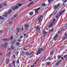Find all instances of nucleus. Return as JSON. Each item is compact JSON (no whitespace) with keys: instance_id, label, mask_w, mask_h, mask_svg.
<instances>
[{"instance_id":"obj_51","label":"nucleus","mask_w":67,"mask_h":67,"mask_svg":"<svg viewBox=\"0 0 67 67\" xmlns=\"http://www.w3.org/2000/svg\"><path fill=\"white\" fill-rule=\"evenodd\" d=\"M14 59H15V55H13Z\"/></svg>"},{"instance_id":"obj_19","label":"nucleus","mask_w":67,"mask_h":67,"mask_svg":"<svg viewBox=\"0 0 67 67\" xmlns=\"http://www.w3.org/2000/svg\"><path fill=\"white\" fill-rule=\"evenodd\" d=\"M11 55V52H9L7 54V56H10V55Z\"/></svg>"},{"instance_id":"obj_38","label":"nucleus","mask_w":67,"mask_h":67,"mask_svg":"<svg viewBox=\"0 0 67 67\" xmlns=\"http://www.w3.org/2000/svg\"><path fill=\"white\" fill-rule=\"evenodd\" d=\"M16 63L17 64L19 63V60L18 59Z\"/></svg>"},{"instance_id":"obj_39","label":"nucleus","mask_w":67,"mask_h":67,"mask_svg":"<svg viewBox=\"0 0 67 67\" xmlns=\"http://www.w3.org/2000/svg\"><path fill=\"white\" fill-rule=\"evenodd\" d=\"M15 40H14L12 44L13 45L14 43H15Z\"/></svg>"},{"instance_id":"obj_23","label":"nucleus","mask_w":67,"mask_h":67,"mask_svg":"<svg viewBox=\"0 0 67 67\" xmlns=\"http://www.w3.org/2000/svg\"><path fill=\"white\" fill-rule=\"evenodd\" d=\"M12 10H9L8 12V14H10V13H11Z\"/></svg>"},{"instance_id":"obj_55","label":"nucleus","mask_w":67,"mask_h":67,"mask_svg":"<svg viewBox=\"0 0 67 67\" xmlns=\"http://www.w3.org/2000/svg\"><path fill=\"white\" fill-rule=\"evenodd\" d=\"M64 30V29H62L61 30V31H61V32H62V31H63Z\"/></svg>"},{"instance_id":"obj_8","label":"nucleus","mask_w":67,"mask_h":67,"mask_svg":"<svg viewBox=\"0 0 67 67\" xmlns=\"http://www.w3.org/2000/svg\"><path fill=\"white\" fill-rule=\"evenodd\" d=\"M16 30L17 32L18 33H19V32H20V31L21 30V29L20 28H17L16 29Z\"/></svg>"},{"instance_id":"obj_60","label":"nucleus","mask_w":67,"mask_h":67,"mask_svg":"<svg viewBox=\"0 0 67 67\" xmlns=\"http://www.w3.org/2000/svg\"><path fill=\"white\" fill-rule=\"evenodd\" d=\"M61 59H62V60H64V58H63V57L61 58Z\"/></svg>"},{"instance_id":"obj_57","label":"nucleus","mask_w":67,"mask_h":67,"mask_svg":"<svg viewBox=\"0 0 67 67\" xmlns=\"http://www.w3.org/2000/svg\"><path fill=\"white\" fill-rule=\"evenodd\" d=\"M67 0H65V2H64V3H65L66 2H67Z\"/></svg>"},{"instance_id":"obj_25","label":"nucleus","mask_w":67,"mask_h":67,"mask_svg":"<svg viewBox=\"0 0 67 67\" xmlns=\"http://www.w3.org/2000/svg\"><path fill=\"white\" fill-rule=\"evenodd\" d=\"M61 5H62V4H61V3H59L58 4L57 6H58V7H60V6Z\"/></svg>"},{"instance_id":"obj_46","label":"nucleus","mask_w":67,"mask_h":67,"mask_svg":"<svg viewBox=\"0 0 67 67\" xmlns=\"http://www.w3.org/2000/svg\"><path fill=\"white\" fill-rule=\"evenodd\" d=\"M13 39V37L12 36L10 38V40H12Z\"/></svg>"},{"instance_id":"obj_6","label":"nucleus","mask_w":67,"mask_h":67,"mask_svg":"<svg viewBox=\"0 0 67 67\" xmlns=\"http://www.w3.org/2000/svg\"><path fill=\"white\" fill-rule=\"evenodd\" d=\"M42 33L43 34H44V35H46L47 33H48V32H46V31H45V30H43L42 31Z\"/></svg>"},{"instance_id":"obj_16","label":"nucleus","mask_w":67,"mask_h":67,"mask_svg":"<svg viewBox=\"0 0 67 67\" xmlns=\"http://www.w3.org/2000/svg\"><path fill=\"white\" fill-rule=\"evenodd\" d=\"M46 64L48 66H49L50 65V64H51V62H48L46 63Z\"/></svg>"},{"instance_id":"obj_18","label":"nucleus","mask_w":67,"mask_h":67,"mask_svg":"<svg viewBox=\"0 0 67 67\" xmlns=\"http://www.w3.org/2000/svg\"><path fill=\"white\" fill-rule=\"evenodd\" d=\"M63 39H64V40L65 39H67V36H66V35H65V36L63 37Z\"/></svg>"},{"instance_id":"obj_22","label":"nucleus","mask_w":67,"mask_h":67,"mask_svg":"<svg viewBox=\"0 0 67 67\" xmlns=\"http://www.w3.org/2000/svg\"><path fill=\"white\" fill-rule=\"evenodd\" d=\"M9 67H12V63H10L8 65Z\"/></svg>"},{"instance_id":"obj_58","label":"nucleus","mask_w":67,"mask_h":67,"mask_svg":"<svg viewBox=\"0 0 67 67\" xmlns=\"http://www.w3.org/2000/svg\"><path fill=\"white\" fill-rule=\"evenodd\" d=\"M26 34H24V36H26Z\"/></svg>"},{"instance_id":"obj_12","label":"nucleus","mask_w":67,"mask_h":67,"mask_svg":"<svg viewBox=\"0 0 67 67\" xmlns=\"http://www.w3.org/2000/svg\"><path fill=\"white\" fill-rule=\"evenodd\" d=\"M15 62L14 60H13L12 61V63H13V64L14 67H15Z\"/></svg>"},{"instance_id":"obj_20","label":"nucleus","mask_w":67,"mask_h":67,"mask_svg":"<svg viewBox=\"0 0 67 67\" xmlns=\"http://www.w3.org/2000/svg\"><path fill=\"white\" fill-rule=\"evenodd\" d=\"M24 26L25 27H28L29 26V25L27 24H26L25 25H24Z\"/></svg>"},{"instance_id":"obj_10","label":"nucleus","mask_w":67,"mask_h":67,"mask_svg":"<svg viewBox=\"0 0 67 67\" xmlns=\"http://www.w3.org/2000/svg\"><path fill=\"white\" fill-rule=\"evenodd\" d=\"M38 60H39V59H37V60L34 63L33 65H36V64H37V63L38 62Z\"/></svg>"},{"instance_id":"obj_37","label":"nucleus","mask_w":67,"mask_h":67,"mask_svg":"<svg viewBox=\"0 0 67 67\" xmlns=\"http://www.w3.org/2000/svg\"><path fill=\"white\" fill-rule=\"evenodd\" d=\"M34 3V2H32L30 3V5H32V4H33Z\"/></svg>"},{"instance_id":"obj_13","label":"nucleus","mask_w":67,"mask_h":67,"mask_svg":"<svg viewBox=\"0 0 67 67\" xmlns=\"http://www.w3.org/2000/svg\"><path fill=\"white\" fill-rule=\"evenodd\" d=\"M40 9H41V8H39L37 9H35V10H34V11H38V10H40Z\"/></svg>"},{"instance_id":"obj_33","label":"nucleus","mask_w":67,"mask_h":67,"mask_svg":"<svg viewBox=\"0 0 67 67\" xmlns=\"http://www.w3.org/2000/svg\"><path fill=\"white\" fill-rule=\"evenodd\" d=\"M16 45H17L18 46H19V45H20V43H19L18 42H17L16 43Z\"/></svg>"},{"instance_id":"obj_30","label":"nucleus","mask_w":67,"mask_h":67,"mask_svg":"<svg viewBox=\"0 0 67 67\" xmlns=\"http://www.w3.org/2000/svg\"><path fill=\"white\" fill-rule=\"evenodd\" d=\"M7 40H8L7 38H5L3 39V41H7Z\"/></svg>"},{"instance_id":"obj_7","label":"nucleus","mask_w":67,"mask_h":67,"mask_svg":"<svg viewBox=\"0 0 67 67\" xmlns=\"http://www.w3.org/2000/svg\"><path fill=\"white\" fill-rule=\"evenodd\" d=\"M53 25L54 24L53 23H51V24H50V25L48 26V27L49 28H51V27H52V26H53Z\"/></svg>"},{"instance_id":"obj_40","label":"nucleus","mask_w":67,"mask_h":67,"mask_svg":"<svg viewBox=\"0 0 67 67\" xmlns=\"http://www.w3.org/2000/svg\"><path fill=\"white\" fill-rule=\"evenodd\" d=\"M0 18L2 20H3V19H4V18L2 17L1 16H0Z\"/></svg>"},{"instance_id":"obj_26","label":"nucleus","mask_w":67,"mask_h":67,"mask_svg":"<svg viewBox=\"0 0 67 67\" xmlns=\"http://www.w3.org/2000/svg\"><path fill=\"white\" fill-rule=\"evenodd\" d=\"M29 14L30 15H33V12H31L30 13H29Z\"/></svg>"},{"instance_id":"obj_42","label":"nucleus","mask_w":67,"mask_h":67,"mask_svg":"<svg viewBox=\"0 0 67 67\" xmlns=\"http://www.w3.org/2000/svg\"><path fill=\"white\" fill-rule=\"evenodd\" d=\"M23 36H21L20 37V39H21V38H23Z\"/></svg>"},{"instance_id":"obj_5","label":"nucleus","mask_w":67,"mask_h":67,"mask_svg":"<svg viewBox=\"0 0 67 67\" xmlns=\"http://www.w3.org/2000/svg\"><path fill=\"white\" fill-rule=\"evenodd\" d=\"M57 37H58V34H57L55 35L54 37V41H56L57 40Z\"/></svg>"},{"instance_id":"obj_36","label":"nucleus","mask_w":67,"mask_h":67,"mask_svg":"<svg viewBox=\"0 0 67 67\" xmlns=\"http://www.w3.org/2000/svg\"><path fill=\"white\" fill-rule=\"evenodd\" d=\"M59 17V14H58V15H57L56 16V19H57V18H58V17Z\"/></svg>"},{"instance_id":"obj_64","label":"nucleus","mask_w":67,"mask_h":67,"mask_svg":"<svg viewBox=\"0 0 67 67\" xmlns=\"http://www.w3.org/2000/svg\"><path fill=\"white\" fill-rule=\"evenodd\" d=\"M14 18H16V16H14Z\"/></svg>"},{"instance_id":"obj_44","label":"nucleus","mask_w":67,"mask_h":67,"mask_svg":"<svg viewBox=\"0 0 67 67\" xmlns=\"http://www.w3.org/2000/svg\"><path fill=\"white\" fill-rule=\"evenodd\" d=\"M35 66V65L34 64H33V65H31L30 67H34Z\"/></svg>"},{"instance_id":"obj_45","label":"nucleus","mask_w":67,"mask_h":67,"mask_svg":"<svg viewBox=\"0 0 67 67\" xmlns=\"http://www.w3.org/2000/svg\"><path fill=\"white\" fill-rule=\"evenodd\" d=\"M41 19V17H40L38 18V21H40V20Z\"/></svg>"},{"instance_id":"obj_49","label":"nucleus","mask_w":67,"mask_h":67,"mask_svg":"<svg viewBox=\"0 0 67 67\" xmlns=\"http://www.w3.org/2000/svg\"><path fill=\"white\" fill-rule=\"evenodd\" d=\"M17 41H18V42H21V40H20V39H18L17 40Z\"/></svg>"},{"instance_id":"obj_61","label":"nucleus","mask_w":67,"mask_h":67,"mask_svg":"<svg viewBox=\"0 0 67 67\" xmlns=\"http://www.w3.org/2000/svg\"><path fill=\"white\" fill-rule=\"evenodd\" d=\"M18 54H19V52H18L16 54V56H18Z\"/></svg>"},{"instance_id":"obj_48","label":"nucleus","mask_w":67,"mask_h":67,"mask_svg":"<svg viewBox=\"0 0 67 67\" xmlns=\"http://www.w3.org/2000/svg\"><path fill=\"white\" fill-rule=\"evenodd\" d=\"M51 1H52V0H48V2L49 3H50Z\"/></svg>"},{"instance_id":"obj_11","label":"nucleus","mask_w":67,"mask_h":67,"mask_svg":"<svg viewBox=\"0 0 67 67\" xmlns=\"http://www.w3.org/2000/svg\"><path fill=\"white\" fill-rule=\"evenodd\" d=\"M57 13V11L56 10H54L53 12V13L54 16L55 15V14H56Z\"/></svg>"},{"instance_id":"obj_4","label":"nucleus","mask_w":67,"mask_h":67,"mask_svg":"<svg viewBox=\"0 0 67 67\" xmlns=\"http://www.w3.org/2000/svg\"><path fill=\"white\" fill-rule=\"evenodd\" d=\"M19 6L17 5L15 6V7H12V9H13V10H15V9H18L19 8Z\"/></svg>"},{"instance_id":"obj_1","label":"nucleus","mask_w":67,"mask_h":67,"mask_svg":"<svg viewBox=\"0 0 67 67\" xmlns=\"http://www.w3.org/2000/svg\"><path fill=\"white\" fill-rule=\"evenodd\" d=\"M44 51L43 48H39L38 49V50L37 51L36 53V55L38 56L40 54H41L43 53V52Z\"/></svg>"},{"instance_id":"obj_34","label":"nucleus","mask_w":67,"mask_h":67,"mask_svg":"<svg viewBox=\"0 0 67 67\" xmlns=\"http://www.w3.org/2000/svg\"><path fill=\"white\" fill-rule=\"evenodd\" d=\"M46 5H47L45 4V3H43V4H42V6H44V7H45V6H46Z\"/></svg>"},{"instance_id":"obj_54","label":"nucleus","mask_w":67,"mask_h":67,"mask_svg":"<svg viewBox=\"0 0 67 67\" xmlns=\"http://www.w3.org/2000/svg\"><path fill=\"white\" fill-rule=\"evenodd\" d=\"M42 66H45V64H42Z\"/></svg>"},{"instance_id":"obj_31","label":"nucleus","mask_w":67,"mask_h":67,"mask_svg":"<svg viewBox=\"0 0 67 67\" xmlns=\"http://www.w3.org/2000/svg\"><path fill=\"white\" fill-rule=\"evenodd\" d=\"M7 5V2H5L4 3V4H3V5L4 6H6Z\"/></svg>"},{"instance_id":"obj_27","label":"nucleus","mask_w":67,"mask_h":67,"mask_svg":"<svg viewBox=\"0 0 67 67\" xmlns=\"http://www.w3.org/2000/svg\"><path fill=\"white\" fill-rule=\"evenodd\" d=\"M17 5H19V7H21V6H22V5H23V4H17Z\"/></svg>"},{"instance_id":"obj_24","label":"nucleus","mask_w":67,"mask_h":67,"mask_svg":"<svg viewBox=\"0 0 67 67\" xmlns=\"http://www.w3.org/2000/svg\"><path fill=\"white\" fill-rule=\"evenodd\" d=\"M58 7L57 5H55L54 8V9H57V8H58Z\"/></svg>"},{"instance_id":"obj_41","label":"nucleus","mask_w":67,"mask_h":67,"mask_svg":"<svg viewBox=\"0 0 67 67\" xmlns=\"http://www.w3.org/2000/svg\"><path fill=\"white\" fill-rule=\"evenodd\" d=\"M39 28V26H37L36 27V30H38V28Z\"/></svg>"},{"instance_id":"obj_56","label":"nucleus","mask_w":67,"mask_h":67,"mask_svg":"<svg viewBox=\"0 0 67 67\" xmlns=\"http://www.w3.org/2000/svg\"><path fill=\"white\" fill-rule=\"evenodd\" d=\"M53 13H52V14L49 15L50 16H52V15H53Z\"/></svg>"},{"instance_id":"obj_15","label":"nucleus","mask_w":67,"mask_h":67,"mask_svg":"<svg viewBox=\"0 0 67 67\" xmlns=\"http://www.w3.org/2000/svg\"><path fill=\"white\" fill-rule=\"evenodd\" d=\"M55 21H56V19H54L51 22V23H53V24H54V23L55 22Z\"/></svg>"},{"instance_id":"obj_3","label":"nucleus","mask_w":67,"mask_h":67,"mask_svg":"<svg viewBox=\"0 0 67 67\" xmlns=\"http://www.w3.org/2000/svg\"><path fill=\"white\" fill-rule=\"evenodd\" d=\"M65 9H64L62 10V11H61L60 12V13L59 14V16H60V15H62L63 13H64L65 12Z\"/></svg>"},{"instance_id":"obj_14","label":"nucleus","mask_w":67,"mask_h":67,"mask_svg":"<svg viewBox=\"0 0 67 67\" xmlns=\"http://www.w3.org/2000/svg\"><path fill=\"white\" fill-rule=\"evenodd\" d=\"M6 64H8V63H9V61H10V60H9V59H6Z\"/></svg>"},{"instance_id":"obj_17","label":"nucleus","mask_w":67,"mask_h":67,"mask_svg":"<svg viewBox=\"0 0 67 67\" xmlns=\"http://www.w3.org/2000/svg\"><path fill=\"white\" fill-rule=\"evenodd\" d=\"M8 45V43L7 42H5V44H4V47H7V46Z\"/></svg>"},{"instance_id":"obj_28","label":"nucleus","mask_w":67,"mask_h":67,"mask_svg":"<svg viewBox=\"0 0 67 67\" xmlns=\"http://www.w3.org/2000/svg\"><path fill=\"white\" fill-rule=\"evenodd\" d=\"M61 57V55H59V56H57V58H58V59H60V58Z\"/></svg>"},{"instance_id":"obj_32","label":"nucleus","mask_w":67,"mask_h":67,"mask_svg":"<svg viewBox=\"0 0 67 67\" xmlns=\"http://www.w3.org/2000/svg\"><path fill=\"white\" fill-rule=\"evenodd\" d=\"M11 48L12 49H14V48L13 46H11Z\"/></svg>"},{"instance_id":"obj_63","label":"nucleus","mask_w":67,"mask_h":67,"mask_svg":"<svg viewBox=\"0 0 67 67\" xmlns=\"http://www.w3.org/2000/svg\"><path fill=\"white\" fill-rule=\"evenodd\" d=\"M2 53H0V56H1V55H2Z\"/></svg>"},{"instance_id":"obj_35","label":"nucleus","mask_w":67,"mask_h":67,"mask_svg":"<svg viewBox=\"0 0 67 67\" xmlns=\"http://www.w3.org/2000/svg\"><path fill=\"white\" fill-rule=\"evenodd\" d=\"M2 7H3L2 5L1 4H0V9H1V8H2Z\"/></svg>"},{"instance_id":"obj_53","label":"nucleus","mask_w":67,"mask_h":67,"mask_svg":"<svg viewBox=\"0 0 67 67\" xmlns=\"http://www.w3.org/2000/svg\"><path fill=\"white\" fill-rule=\"evenodd\" d=\"M26 55H29V53L27 52L26 53Z\"/></svg>"},{"instance_id":"obj_29","label":"nucleus","mask_w":67,"mask_h":67,"mask_svg":"<svg viewBox=\"0 0 67 67\" xmlns=\"http://www.w3.org/2000/svg\"><path fill=\"white\" fill-rule=\"evenodd\" d=\"M41 30V28H39L38 30V33H41V31L40 30Z\"/></svg>"},{"instance_id":"obj_59","label":"nucleus","mask_w":67,"mask_h":67,"mask_svg":"<svg viewBox=\"0 0 67 67\" xmlns=\"http://www.w3.org/2000/svg\"><path fill=\"white\" fill-rule=\"evenodd\" d=\"M66 56H67V55L64 56V58H65V57H66Z\"/></svg>"},{"instance_id":"obj_50","label":"nucleus","mask_w":67,"mask_h":67,"mask_svg":"<svg viewBox=\"0 0 67 67\" xmlns=\"http://www.w3.org/2000/svg\"><path fill=\"white\" fill-rule=\"evenodd\" d=\"M58 34H60L61 33V31H58Z\"/></svg>"},{"instance_id":"obj_62","label":"nucleus","mask_w":67,"mask_h":67,"mask_svg":"<svg viewBox=\"0 0 67 67\" xmlns=\"http://www.w3.org/2000/svg\"><path fill=\"white\" fill-rule=\"evenodd\" d=\"M8 50H9V51H11V49L10 48H8Z\"/></svg>"},{"instance_id":"obj_52","label":"nucleus","mask_w":67,"mask_h":67,"mask_svg":"<svg viewBox=\"0 0 67 67\" xmlns=\"http://www.w3.org/2000/svg\"><path fill=\"white\" fill-rule=\"evenodd\" d=\"M35 11V13H38V11Z\"/></svg>"},{"instance_id":"obj_2","label":"nucleus","mask_w":67,"mask_h":67,"mask_svg":"<svg viewBox=\"0 0 67 67\" xmlns=\"http://www.w3.org/2000/svg\"><path fill=\"white\" fill-rule=\"evenodd\" d=\"M62 62V60H59L55 64H54V67H57L60 64V63H61Z\"/></svg>"},{"instance_id":"obj_9","label":"nucleus","mask_w":67,"mask_h":67,"mask_svg":"<svg viewBox=\"0 0 67 67\" xmlns=\"http://www.w3.org/2000/svg\"><path fill=\"white\" fill-rule=\"evenodd\" d=\"M7 13H5L2 16L4 17H6L7 16Z\"/></svg>"},{"instance_id":"obj_43","label":"nucleus","mask_w":67,"mask_h":67,"mask_svg":"<svg viewBox=\"0 0 67 67\" xmlns=\"http://www.w3.org/2000/svg\"><path fill=\"white\" fill-rule=\"evenodd\" d=\"M2 33H3V31H2V30H0V34Z\"/></svg>"},{"instance_id":"obj_47","label":"nucleus","mask_w":67,"mask_h":67,"mask_svg":"<svg viewBox=\"0 0 67 67\" xmlns=\"http://www.w3.org/2000/svg\"><path fill=\"white\" fill-rule=\"evenodd\" d=\"M53 52L52 51V52H51L50 53V55H52V54H53Z\"/></svg>"},{"instance_id":"obj_21","label":"nucleus","mask_w":67,"mask_h":67,"mask_svg":"<svg viewBox=\"0 0 67 67\" xmlns=\"http://www.w3.org/2000/svg\"><path fill=\"white\" fill-rule=\"evenodd\" d=\"M49 31L50 32H54V28H53L51 30H50Z\"/></svg>"}]
</instances>
